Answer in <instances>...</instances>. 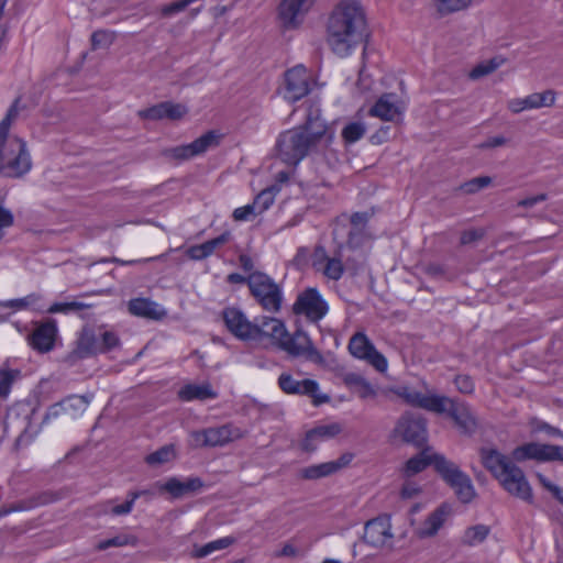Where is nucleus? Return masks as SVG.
Segmentation results:
<instances>
[{
  "mask_svg": "<svg viewBox=\"0 0 563 563\" xmlns=\"http://www.w3.org/2000/svg\"><path fill=\"white\" fill-rule=\"evenodd\" d=\"M366 16L363 7L355 0H342L328 22V42L332 51L346 56L353 46L367 43Z\"/></svg>",
  "mask_w": 563,
  "mask_h": 563,
  "instance_id": "f03ea898",
  "label": "nucleus"
},
{
  "mask_svg": "<svg viewBox=\"0 0 563 563\" xmlns=\"http://www.w3.org/2000/svg\"><path fill=\"white\" fill-rule=\"evenodd\" d=\"M64 493L62 490L55 492V490H45L37 493L26 499H22L19 501H15L10 505H3L0 507V518L5 517L10 515L11 512L15 511H25L33 509L38 506L48 505L51 503L60 500L64 497Z\"/></svg>",
  "mask_w": 563,
  "mask_h": 563,
  "instance_id": "f3484780",
  "label": "nucleus"
},
{
  "mask_svg": "<svg viewBox=\"0 0 563 563\" xmlns=\"http://www.w3.org/2000/svg\"><path fill=\"white\" fill-rule=\"evenodd\" d=\"M252 269L253 264L249 258V290L251 295L264 310L279 311L283 301L279 286L268 275Z\"/></svg>",
  "mask_w": 563,
  "mask_h": 563,
  "instance_id": "423d86ee",
  "label": "nucleus"
},
{
  "mask_svg": "<svg viewBox=\"0 0 563 563\" xmlns=\"http://www.w3.org/2000/svg\"><path fill=\"white\" fill-rule=\"evenodd\" d=\"M556 92L552 89L543 92H534L522 99H512L508 108L514 113H519L526 109H538L541 107H552L555 102Z\"/></svg>",
  "mask_w": 563,
  "mask_h": 563,
  "instance_id": "4be33fe9",
  "label": "nucleus"
},
{
  "mask_svg": "<svg viewBox=\"0 0 563 563\" xmlns=\"http://www.w3.org/2000/svg\"><path fill=\"white\" fill-rule=\"evenodd\" d=\"M328 311V302L314 287L306 288L299 292L292 305V312L295 314L305 316L308 320L313 322L321 320Z\"/></svg>",
  "mask_w": 563,
  "mask_h": 563,
  "instance_id": "9d476101",
  "label": "nucleus"
},
{
  "mask_svg": "<svg viewBox=\"0 0 563 563\" xmlns=\"http://www.w3.org/2000/svg\"><path fill=\"white\" fill-rule=\"evenodd\" d=\"M342 432V427L338 422H333L330 424H322L317 426L312 429H310V435L309 439L311 440L312 437H317L320 441L324 439H331L336 437Z\"/></svg>",
  "mask_w": 563,
  "mask_h": 563,
  "instance_id": "a19ab883",
  "label": "nucleus"
},
{
  "mask_svg": "<svg viewBox=\"0 0 563 563\" xmlns=\"http://www.w3.org/2000/svg\"><path fill=\"white\" fill-rule=\"evenodd\" d=\"M342 379L343 383L349 388L354 389L362 399L376 396L373 386L360 374L346 373Z\"/></svg>",
  "mask_w": 563,
  "mask_h": 563,
  "instance_id": "c756f323",
  "label": "nucleus"
},
{
  "mask_svg": "<svg viewBox=\"0 0 563 563\" xmlns=\"http://www.w3.org/2000/svg\"><path fill=\"white\" fill-rule=\"evenodd\" d=\"M560 461L563 462V446L554 444H544L542 462Z\"/></svg>",
  "mask_w": 563,
  "mask_h": 563,
  "instance_id": "603ef678",
  "label": "nucleus"
},
{
  "mask_svg": "<svg viewBox=\"0 0 563 563\" xmlns=\"http://www.w3.org/2000/svg\"><path fill=\"white\" fill-rule=\"evenodd\" d=\"M374 347V344L362 332L355 333L349 342L350 353L361 360H364Z\"/></svg>",
  "mask_w": 563,
  "mask_h": 563,
  "instance_id": "72a5a7b5",
  "label": "nucleus"
},
{
  "mask_svg": "<svg viewBox=\"0 0 563 563\" xmlns=\"http://www.w3.org/2000/svg\"><path fill=\"white\" fill-rule=\"evenodd\" d=\"M543 448L544 444L537 442L526 443L512 451V457L518 462L526 460H536L538 462H542Z\"/></svg>",
  "mask_w": 563,
  "mask_h": 563,
  "instance_id": "473e14b6",
  "label": "nucleus"
},
{
  "mask_svg": "<svg viewBox=\"0 0 563 563\" xmlns=\"http://www.w3.org/2000/svg\"><path fill=\"white\" fill-rule=\"evenodd\" d=\"M492 184V178L489 176H479L472 178L471 180H467L463 183L460 186V190H462L465 194H475L479 191L481 189L489 186Z\"/></svg>",
  "mask_w": 563,
  "mask_h": 563,
  "instance_id": "09e8293b",
  "label": "nucleus"
},
{
  "mask_svg": "<svg viewBox=\"0 0 563 563\" xmlns=\"http://www.w3.org/2000/svg\"><path fill=\"white\" fill-rule=\"evenodd\" d=\"M129 312L151 320H159L165 316V311H158V305L147 298L131 299L129 301Z\"/></svg>",
  "mask_w": 563,
  "mask_h": 563,
  "instance_id": "cd10ccee",
  "label": "nucleus"
},
{
  "mask_svg": "<svg viewBox=\"0 0 563 563\" xmlns=\"http://www.w3.org/2000/svg\"><path fill=\"white\" fill-rule=\"evenodd\" d=\"M21 375L19 369L0 368V398L8 397L13 382Z\"/></svg>",
  "mask_w": 563,
  "mask_h": 563,
  "instance_id": "c03bdc74",
  "label": "nucleus"
},
{
  "mask_svg": "<svg viewBox=\"0 0 563 563\" xmlns=\"http://www.w3.org/2000/svg\"><path fill=\"white\" fill-rule=\"evenodd\" d=\"M391 128L389 125H382L375 133L369 137V141L374 145L383 144L390 139Z\"/></svg>",
  "mask_w": 563,
  "mask_h": 563,
  "instance_id": "052dcab7",
  "label": "nucleus"
},
{
  "mask_svg": "<svg viewBox=\"0 0 563 563\" xmlns=\"http://www.w3.org/2000/svg\"><path fill=\"white\" fill-rule=\"evenodd\" d=\"M334 468L331 462L310 465L300 471V476L303 479L314 481L335 474Z\"/></svg>",
  "mask_w": 563,
  "mask_h": 563,
  "instance_id": "f704fd0d",
  "label": "nucleus"
},
{
  "mask_svg": "<svg viewBox=\"0 0 563 563\" xmlns=\"http://www.w3.org/2000/svg\"><path fill=\"white\" fill-rule=\"evenodd\" d=\"M121 344V341H120V338L118 336V334L113 331H104L103 333L100 334V339H99V353L100 354H106L110 351H112L113 349L120 346Z\"/></svg>",
  "mask_w": 563,
  "mask_h": 563,
  "instance_id": "de8ad7c7",
  "label": "nucleus"
},
{
  "mask_svg": "<svg viewBox=\"0 0 563 563\" xmlns=\"http://www.w3.org/2000/svg\"><path fill=\"white\" fill-rule=\"evenodd\" d=\"M188 113V108L173 101H162L150 108L142 109L137 115L143 120L158 121L167 119L170 121L181 120Z\"/></svg>",
  "mask_w": 563,
  "mask_h": 563,
  "instance_id": "dca6fc26",
  "label": "nucleus"
},
{
  "mask_svg": "<svg viewBox=\"0 0 563 563\" xmlns=\"http://www.w3.org/2000/svg\"><path fill=\"white\" fill-rule=\"evenodd\" d=\"M31 167L30 153L22 139H0V176L20 178L29 173Z\"/></svg>",
  "mask_w": 563,
  "mask_h": 563,
  "instance_id": "39448f33",
  "label": "nucleus"
},
{
  "mask_svg": "<svg viewBox=\"0 0 563 563\" xmlns=\"http://www.w3.org/2000/svg\"><path fill=\"white\" fill-rule=\"evenodd\" d=\"M13 222L14 217L12 212L0 205V236L2 235V230L13 225Z\"/></svg>",
  "mask_w": 563,
  "mask_h": 563,
  "instance_id": "e2e57ef3",
  "label": "nucleus"
},
{
  "mask_svg": "<svg viewBox=\"0 0 563 563\" xmlns=\"http://www.w3.org/2000/svg\"><path fill=\"white\" fill-rule=\"evenodd\" d=\"M310 76L303 66H296L285 73V98L291 102L307 96L310 91Z\"/></svg>",
  "mask_w": 563,
  "mask_h": 563,
  "instance_id": "2eb2a0df",
  "label": "nucleus"
},
{
  "mask_svg": "<svg viewBox=\"0 0 563 563\" xmlns=\"http://www.w3.org/2000/svg\"><path fill=\"white\" fill-rule=\"evenodd\" d=\"M278 385L286 394L306 395L311 397L312 404L317 407L330 401L329 395L318 394L319 384L310 378L297 380L290 374L283 373L278 378Z\"/></svg>",
  "mask_w": 563,
  "mask_h": 563,
  "instance_id": "f8f14e48",
  "label": "nucleus"
},
{
  "mask_svg": "<svg viewBox=\"0 0 563 563\" xmlns=\"http://www.w3.org/2000/svg\"><path fill=\"white\" fill-rule=\"evenodd\" d=\"M201 435L203 445L208 446L223 445L231 440V431L227 426L206 429Z\"/></svg>",
  "mask_w": 563,
  "mask_h": 563,
  "instance_id": "2f4dec72",
  "label": "nucleus"
},
{
  "mask_svg": "<svg viewBox=\"0 0 563 563\" xmlns=\"http://www.w3.org/2000/svg\"><path fill=\"white\" fill-rule=\"evenodd\" d=\"M333 139L334 132L321 118L320 108L310 104L305 122L280 133L276 147L284 163L296 166L309 154L328 148Z\"/></svg>",
  "mask_w": 563,
  "mask_h": 563,
  "instance_id": "f257e3e1",
  "label": "nucleus"
},
{
  "mask_svg": "<svg viewBox=\"0 0 563 563\" xmlns=\"http://www.w3.org/2000/svg\"><path fill=\"white\" fill-rule=\"evenodd\" d=\"M218 397L209 383L202 385L187 384L178 391V398L183 401L216 399Z\"/></svg>",
  "mask_w": 563,
  "mask_h": 563,
  "instance_id": "c85d7f7f",
  "label": "nucleus"
},
{
  "mask_svg": "<svg viewBox=\"0 0 563 563\" xmlns=\"http://www.w3.org/2000/svg\"><path fill=\"white\" fill-rule=\"evenodd\" d=\"M314 0H282L278 5V19L285 30H296L305 21Z\"/></svg>",
  "mask_w": 563,
  "mask_h": 563,
  "instance_id": "ddd939ff",
  "label": "nucleus"
},
{
  "mask_svg": "<svg viewBox=\"0 0 563 563\" xmlns=\"http://www.w3.org/2000/svg\"><path fill=\"white\" fill-rule=\"evenodd\" d=\"M473 0H439L437 10L441 15H448L453 12L467 9Z\"/></svg>",
  "mask_w": 563,
  "mask_h": 563,
  "instance_id": "79ce46f5",
  "label": "nucleus"
},
{
  "mask_svg": "<svg viewBox=\"0 0 563 563\" xmlns=\"http://www.w3.org/2000/svg\"><path fill=\"white\" fill-rule=\"evenodd\" d=\"M38 298L40 297L37 295L31 294L24 298H18V299H12V300L7 301L4 303V307L21 310V309H24V308L29 307L30 305L34 303L35 301H37Z\"/></svg>",
  "mask_w": 563,
  "mask_h": 563,
  "instance_id": "5fc2aeb1",
  "label": "nucleus"
},
{
  "mask_svg": "<svg viewBox=\"0 0 563 563\" xmlns=\"http://www.w3.org/2000/svg\"><path fill=\"white\" fill-rule=\"evenodd\" d=\"M428 450V445L422 448L421 452L406 462L405 475L407 477L413 476L432 465L442 481L454 490L457 499L463 504H470L476 497L471 477L444 455L439 453L427 455Z\"/></svg>",
  "mask_w": 563,
  "mask_h": 563,
  "instance_id": "7ed1b4c3",
  "label": "nucleus"
},
{
  "mask_svg": "<svg viewBox=\"0 0 563 563\" xmlns=\"http://www.w3.org/2000/svg\"><path fill=\"white\" fill-rule=\"evenodd\" d=\"M99 351V338L92 328L85 325L78 334L75 347L66 355L65 362L74 366L80 360L100 354Z\"/></svg>",
  "mask_w": 563,
  "mask_h": 563,
  "instance_id": "4468645a",
  "label": "nucleus"
},
{
  "mask_svg": "<svg viewBox=\"0 0 563 563\" xmlns=\"http://www.w3.org/2000/svg\"><path fill=\"white\" fill-rule=\"evenodd\" d=\"M344 273V266L339 258H327V264L323 269V274L332 279L339 280Z\"/></svg>",
  "mask_w": 563,
  "mask_h": 563,
  "instance_id": "8fccbe9b",
  "label": "nucleus"
},
{
  "mask_svg": "<svg viewBox=\"0 0 563 563\" xmlns=\"http://www.w3.org/2000/svg\"><path fill=\"white\" fill-rule=\"evenodd\" d=\"M278 345L291 356L303 355L308 361L316 364L324 362L322 354L313 346L308 334L301 329H297L292 334H289L285 328L278 338Z\"/></svg>",
  "mask_w": 563,
  "mask_h": 563,
  "instance_id": "6e6552de",
  "label": "nucleus"
},
{
  "mask_svg": "<svg viewBox=\"0 0 563 563\" xmlns=\"http://www.w3.org/2000/svg\"><path fill=\"white\" fill-rule=\"evenodd\" d=\"M367 220L368 218L366 212H355L351 216V224L354 227V229H352L347 235L349 246H358L360 238L362 235L361 228H363L366 224Z\"/></svg>",
  "mask_w": 563,
  "mask_h": 563,
  "instance_id": "c9c22d12",
  "label": "nucleus"
},
{
  "mask_svg": "<svg viewBox=\"0 0 563 563\" xmlns=\"http://www.w3.org/2000/svg\"><path fill=\"white\" fill-rule=\"evenodd\" d=\"M505 63V58L503 57H493L488 60L482 62L477 64L471 71L468 77L473 80L479 79L484 76H487L494 73L499 66Z\"/></svg>",
  "mask_w": 563,
  "mask_h": 563,
  "instance_id": "e433bc0d",
  "label": "nucleus"
},
{
  "mask_svg": "<svg viewBox=\"0 0 563 563\" xmlns=\"http://www.w3.org/2000/svg\"><path fill=\"white\" fill-rule=\"evenodd\" d=\"M452 507L448 503L441 504L434 511H432L423 521L421 528L415 531L419 539L434 537L443 526L446 518L451 515Z\"/></svg>",
  "mask_w": 563,
  "mask_h": 563,
  "instance_id": "5701e85b",
  "label": "nucleus"
},
{
  "mask_svg": "<svg viewBox=\"0 0 563 563\" xmlns=\"http://www.w3.org/2000/svg\"><path fill=\"white\" fill-rule=\"evenodd\" d=\"M117 33L109 30H98L91 34V49L108 48L115 41Z\"/></svg>",
  "mask_w": 563,
  "mask_h": 563,
  "instance_id": "ea45409f",
  "label": "nucleus"
},
{
  "mask_svg": "<svg viewBox=\"0 0 563 563\" xmlns=\"http://www.w3.org/2000/svg\"><path fill=\"white\" fill-rule=\"evenodd\" d=\"M547 199H548V195L547 194H539L537 196L519 200L517 206L518 207H523V208H531L534 205H537L538 202H543Z\"/></svg>",
  "mask_w": 563,
  "mask_h": 563,
  "instance_id": "69168bd1",
  "label": "nucleus"
},
{
  "mask_svg": "<svg viewBox=\"0 0 563 563\" xmlns=\"http://www.w3.org/2000/svg\"><path fill=\"white\" fill-rule=\"evenodd\" d=\"M444 408L445 410L443 413H446L455 422L462 433L472 434L476 431V418L473 416L470 407L465 402H459L448 397Z\"/></svg>",
  "mask_w": 563,
  "mask_h": 563,
  "instance_id": "6ab92c4d",
  "label": "nucleus"
},
{
  "mask_svg": "<svg viewBox=\"0 0 563 563\" xmlns=\"http://www.w3.org/2000/svg\"><path fill=\"white\" fill-rule=\"evenodd\" d=\"M354 457L353 453H344L336 461H331L332 465H334V472H339L340 470L347 466Z\"/></svg>",
  "mask_w": 563,
  "mask_h": 563,
  "instance_id": "774afa93",
  "label": "nucleus"
},
{
  "mask_svg": "<svg viewBox=\"0 0 563 563\" xmlns=\"http://www.w3.org/2000/svg\"><path fill=\"white\" fill-rule=\"evenodd\" d=\"M20 101H21L20 97L15 98L14 101L12 102V104L10 106V108L8 109L5 117L1 120V122H0V139H8L10 126L19 114Z\"/></svg>",
  "mask_w": 563,
  "mask_h": 563,
  "instance_id": "a18cd8bd",
  "label": "nucleus"
},
{
  "mask_svg": "<svg viewBox=\"0 0 563 563\" xmlns=\"http://www.w3.org/2000/svg\"><path fill=\"white\" fill-rule=\"evenodd\" d=\"M365 134V126L361 122H351L342 130V139L345 143H355Z\"/></svg>",
  "mask_w": 563,
  "mask_h": 563,
  "instance_id": "49530a36",
  "label": "nucleus"
},
{
  "mask_svg": "<svg viewBox=\"0 0 563 563\" xmlns=\"http://www.w3.org/2000/svg\"><path fill=\"white\" fill-rule=\"evenodd\" d=\"M220 139L221 135L217 131L210 130L189 144L163 150L162 155L176 162L187 161L197 155L203 154L211 147L218 146L220 144Z\"/></svg>",
  "mask_w": 563,
  "mask_h": 563,
  "instance_id": "1a4fd4ad",
  "label": "nucleus"
},
{
  "mask_svg": "<svg viewBox=\"0 0 563 563\" xmlns=\"http://www.w3.org/2000/svg\"><path fill=\"white\" fill-rule=\"evenodd\" d=\"M489 534V528L484 525H476L467 528L463 538V544L473 547L482 543Z\"/></svg>",
  "mask_w": 563,
  "mask_h": 563,
  "instance_id": "58836bf2",
  "label": "nucleus"
},
{
  "mask_svg": "<svg viewBox=\"0 0 563 563\" xmlns=\"http://www.w3.org/2000/svg\"><path fill=\"white\" fill-rule=\"evenodd\" d=\"M90 402V399L86 395H69L62 400L51 405L43 418V423L51 419H75L82 415Z\"/></svg>",
  "mask_w": 563,
  "mask_h": 563,
  "instance_id": "9b49d317",
  "label": "nucleus"
},
{
  "mask_svg": "<svg viewBox=\"0 0 563 563\" xmlns=\"http://www.w3.org/2000/svg\"><path fill=\"white\" fill-rule=\"evenodd\" d=\"M395 434L401 440L418 449L428 444V420L420 413L406 411L397 420L394 429Z\"/></svg>",
  "mask_w": 563,
  "mask_h": 563,
  "instance_id": "0eeeda50",
  "label": "nucleus"
},
{
  "mask_svg": "<svg viewBox=\"0 0 563 563\" xmlns=\"http://www.w3.org/2000/svg\"><path fill=\"white\" fill-rule=\"evenodd\" d=\"M227 329L238 339L246 340V317L242 310L228 307L222 311Z\"/></svg>",
  "mask_w": 563,
  "mask_h": 563,
  "instance_id": "bb28decb",
  "label": "nucleus"
},
{
  "mask_svg": "<svg viewBox=\"0 0 563 563\" xmlns=\"http://www.w3.org/2000/svg\"><path fill=\"white\" fill-rule=\"evenodd\" d=\"M202 486L203 482L199 477H190L184 482L177 477H170L161 486V489L170 494L173 498H181L185 495L196 493Z\"/></svg>",
  "mask_w": 563,
  "mask_h": 563,
  "instance_id": "393cba45",
  "label": "nucleus"
},
{
  "mask_svg": "<svg viewBox=\"0 0 563 563\" xmlns=\"http://www.w3.org/2000/svg\"><path fill=\"white\" fill-rule=\"evenodd\" d=\"M483 236H484L483 230H477V229L466 230L461 233L460 243L462 245H467L473 242L479 241L481 239H483Z\"/></svg>",
  "mask_w": 563,
  "mask_h": 563,
  "instance_id": "680f3d73",
  "label": "nucleus"
},
{
  "mask_svg": "<svg viewBox=\"0 0 563 563\" xmlns=\"http://www.w3.org/2000/svg\"><path fill=\"white\" fill-rule=\"evenodd\" d=\"M454 384L459 391L463 394H472L474 390L473 379L468 375H457L454 378Z\"/></svg>",
  "mask_w": 563,
  "mask_h": 563,
  "instance_id": "13d9d810",
  "label": "nucleus"
},
{
  "mask_svg": "<svg viewBox=\"0 0 563 563\" xmlns=\"http://www.w3.org/2000/svg\"><path fill=\"white\" fill-rule=\"evenodd\" d=\"M421 489L416 484L406 482L401 487L400 496L404 499H410L419 495Z\"/></svg>",
  "mask_w": 563,
  "mask_h": 563,
  "instance_id": "0e129e2a",
  "label": "nucleus"
},
{
  "mask_svg": "<svg viewBox=\"0 0 563 563\" xmlns=\"http://www.w3.org/2000/svg\"><path fill=\"white\" fill-rule=\"evenodd\" d=\"M57 336V324L54 319L38 323L29 335V344L40 353H47L54 349Z\"/></svg>",
  "mask_w": 563,
  "mask_h": 563,
  "instance_id": "aec40b11",
  "label": "nucleus"
},
{
  "mask_svg": "<svg viewBox=\"0 0 563 563\" xmlns=\"http://www.w3.org/2000/svg\"><path fill=\"white\" fill-rule=\"evenodd\" d=\"M228 239H229V233H222L221 235L202 243L201 245L203 246V250H205V253L207 254V256L211 255L216 251L217 247L223 245L228 241Z\"/></svg>",
  "mask_w": 563,
  "mask_h": 563,
  "instance_id": "4d7b16f0",
  "label": "nucleus"
},
{
  "mask_svg": "<svg viewBox=\"0 0 563 563\" xmlns=\"http://www.w3.org/2000/svg\"><path fill=\"white\" fill-rule=\"evenodd\" d=\"M395 93H384L374 106L369 109L368 113L372 117H377L384 121H393L401 114L400 108L396 104Z\"/></svg>",
  "mask_w": 563,
  "mask_h": 563,
  "instance_id": "a878e982",
  "label": "nucleus"
},
{
  "mask_svg": "<svg viewBox=\"0 0 563 563\" xmlns=\"http://www.w3.org/2000/svg\"><path fill=\"white\" fill-rule=\"evenodd\" d=\"M531 426L534 432L543 431L550 437H560L563 439V432L559 428L553 427L544 421L538 420L537 418L532 419Z\"/></svg>",
  "mask_w": 563,
  "mask_h": 563,
  "instance_id": "864d4df0",
  "label": "nucleus"
},
{
  "mask_svg": "<svg viewBox=\"0 0 563 563\" xmlns=\"http://www.w3.org/2000/svg\"><path fill=\"white\" fill-rule=\"evenodd\" d=\"M378 372L384 373L387 369L388 363L386 357L378 352L375 347L364 358Z\"/></svg>",
  "mask_w": 563,
  "mask_h": 563,
  "instance_id": "3c124183",
  "label": "nucleus"
},
{
  "mask_svg": "<svg viewBox=\"0 0 563 563\" xmlns=\"http://www.w3.org/2000/svg\"><path fill=\"white\" fill-rule=\"evenodd\" d=\"M285 324L274 317L263 316L249 321V341H261L263 338L277 339L284 332Z\"/></svg>",
  "mask_w": 563,
  "mask_h": 563,
  "instance_id": "412c9836",
  "label": "nucleus"
},
{
  "mask_svg": "<svg viewBox=\"0 0 563 563\" xmlns=\"http://www.w3.org/2000/svg\"><path fill=\"white\" fill-rule=\"evenodd\" d=\"M310 430L306 432L305 439L302 440L300 446L301 450L308 453L314 452L317 450V444L320 441L317 437H312L309 439Z\"/></svg>",
  "mask_w": 563,
  "mask_h": 563,
  "instance_id": "338daca9",
  "label": "nucleus"
},
{
  "mask_svg": "<svg viewBox=\"0 0 563 563\" xmlns=\"http://www.w3.org/2000/svg\"><path fill=\"white\" fill-rule=\"evenodd\" d=\"M175 456L174 445H164L145 457L150 465H158L170 461Z\"/></svg>",
  "mask_w": 563,
  "mask_h": 563,
  "instance_id": "37998d69",
  "label": "nucleus"
},
{
  "mask_svg": "<svg viewBox=\"0 0 563 563\" xmlns=\"http://www.w3.org/2000/svg\"><path fill=\"white\" fill-rule=\"evenodd\" d=\"M234 542V539L231 537L221 538L211 542H208L200 548L195 549L194 556L195 558H206L213 553L214 551L222 550L228 548Z\"/></svg>",
  "mask_w": 563,
  "mask_h": 563,
  "instance_id": "4c0bfd02",
  "label": "nucleus"
},
{
  "mask_svg": "<svg viewBox=\"0 0 563 563\" xmlns=\"http://www.w3.org/2000/svg\"><path fill=\"white\" fill-rule=\"evenodd\" d=\"M137 498H139V494H129L128 499L123 504L114 506L112 508V510H111L112 514L120 516V515H126V514L131 512L134 501Z\"/></svg>",
  "mask_w": 563,
  "mask_h": 563,
  "instance_id": "bf43d9fd",
  "label": "nucleus"
},
{
  "mask_svg": "<svg viewBox=\"0 0 563 563\" xmlns=\"http://www.w3.org/2000/svg\"><path fill=\"white\" fill-rule=\"evenodd\" d=\"M276 186L263 189L253 200L252 205H249V217L256 216L264 212L274 202L275 192L277 191Z\"/></svg>",
  "mask_w": 563,
  "mask_h": 563,
  "instance_id": "7c9ffc66",
  "label": "nucleus"
},
{
  "mask_svg": "<svg viewBox=\"0 0 563 563\" xmlns=\"http://www.w3.org/2000/svg\"><path fill=\"white\" fill-rule=\"evenodd\" d=\"M391 538L390 516H378L365 523L363 540L367 544L380 548Z\"/></svg>",
  "mask_w": 563,
  "mask_h": 563,
  "instance_id": "a211bd4d",
  "label": "nucleus"
},
{
  "mask_svg": "<svg viewBox=\"0 0 563 563\" xmlns=\"http://www.w3.org/2000/svg\"><path fill=\"white\" fill-rule=\"evenodd\" d=\"M405 401L413 407L422 408L432 412L443 413L444 404L448 401L445 396H427L417 390H406L402 394Z\"/></svg>",
  "mask_w": 563,
  "mask_h": 563,
  "instance_id": "b1692460",
  "label": "nucleus"
},
{
  "mask_svg": "<svg viewBox=\"0 0 563 563\" xmlns=\"http://www.w3.org/2000/svg\"><path fill=\"white\" fill-rule=\"evenodd\" d=\"M481 459L484 467L509 494L532 504V489L520 467L496 449H481Z\"/></svg>",
  "mask_w": 563,
  "mask_h": 563,
  "instance_id": "20e7f679",
  "label": "nucleus"
},
{
  "mask_svg": "<svg viewBox=\"0 0 563 563\" xmlns=\"http://www.w3.org/2000/svg\"><path fill=\"white\" fill-rule=\"evenodd\" d=\"M128 543H129V537L117 536V537L100 541L97 544L96 549L99 551H103L111 547H123V545H126Z\"/></svg>",
  "mask_w": 563,
  "mask_h": 563,
  "instance_id": "6e6d98bb",
  "label": "nucleus"
}]
</instances>
